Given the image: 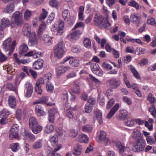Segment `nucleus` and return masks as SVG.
<instances>
[{
  "label": "nucleus",
  "instance_id": "nucleus-1",
  "mask_svg": "<svg viewBox=\"0 0 156 156\" xmlns=\"http://www.w3.org/2000/svg\"><path fill=\"white\" fill-rule=\"evenodd\" d=\"M11 38L9 37L3 42L2 45L3 49L5 52L9 51L8 55L9 56L12 54L15 49L16 43V41H13L12 43Z\"/></svg>",
  "mask_w": 156,
  "mask_h": 156
},
{
  "label": "nucleus",
  "instance_id": "nucleus-2",
  "mask_svg": "<svg viewBox=\"0 0 156 156\" xmlns=\"http://www.w3.org/2000/svg\"><path fill=\"white\" fill-rule=\"evenodd\" d=\"M64 52L63 43L62 42H60L55 46L54 48V56L55 57L58 58H61Z\"/></svg>",
  "mask_w": 156,
  "mask_h": 156
},
{
  "label": "nucleus",
  "instance_id": "nucleus-3",
  "mask_svg": "<svg viewBox=\"0 0 156 156\" xmlns=\"http://www.w3.org/2000/svg\"><path fill=\"white\" fill-rule=\"evenodd\" d=\"M145 140L141 139L136 140L133 143V147L136 151L139 152L143 151L145 147Z\"/></svg>",
  "mask_w": 156,
  "mask_h": 156
},
{
  "label": "nucleus",
  "instance_id": "nucleus-4",
  "mask_svg": "<svg viewBox=\"0 0 156 156\" xmlns=\"http://www.w3.org/2000/svg\"><path fill=\"white\" fill-rule=\"evenodd\" d=\"M64 24L63 22L61 21L58 24H54L51 29V30L54 34L57 35L62 34L64 31Z\"/></svg>",
  "mask_w": 156,
  "mask_h": 156
},
{
  "label": "nucleus",
  "instance_id": "nucleus-5",
  "mask_svg": "<svg viewBox=\"0 0 156 156\" xmlns=\"http://www.w3.org/2000/svg\"><path fill=\"white\" fill-rule=\"evenodd\" d=\"M19 130V126L17 124L13 125L11 129L9 137L10 140L13 138H17L19 137L18 132Z\"/></svg>",
  "mask_w": 156,
  "mask_h": 156
},
{
  "label": "nucleus",
  "instance_id": "nucleus-6",
  "mask_svg": "<svg viewBox=\"0 0 156 156\" xmlns=\"http://www.w3.org/2000/svg\"><path fill=\"white\" fill-rule=\"evenodd\" d=\"M14 22L17 26H20L23 24L22 14L19 11L16 12L12 15Z\"/></svg>",
  "mask_w": 156,
  "mask_h": 156
},
{
  "label": "nucleus",
  "instance_id": "nucleus-7",
  "mask_svg": "<svg viewBox=\"0 0 156 156\" xmlns=\"http://www.w3.org/2000/svg\"><path fill=\"white\" fill-rule=\"evenodd\" d=\"M131 22L133 24L138 27L140 23L141 17L138 13H132L130 17Z\"/></svg>",
  "mask_w": 156,
  "mask_h": 156
},
{
  "label": "nucleus",
  "instance_id": "nucleus-8",
  "mask_svg": "<svg viewBox=\"0 0 156 156\" xmlns=\"http://www.w3.org/2000/svg\"><path fill=\"white\" fill-rule=\"evenodd\" d=\"M97 119L100 124L103 123L102 117V113L101 111L97 109L94 110V116L93 117V120L94 122Z\"/></svg>",
  "mask_w": 156,
  "mask_h": 156
},
{
  "label": "nucleus",
  "instance_id": "nucleus-9",
  "mask_svg": "<svg viewBox=\"0 0 156 156\" xmlns=\"http://www.w3.org/2000/svg\"><path fill=\"white\" fill-rule=\"evenodd\" d=\"M39 37L45 45L50 46L52 44L53 42L52 38L49 35L44 34L43 36L41 35Z\"/></svg>",
  "mask_w": 156,
  "mask_h": 156
},
{
  "label": "nucleus",
  "instance_id": "nucleus-10",
  "mask_svg": "<svg viewBox=\"0 0 156 156\" xmlns=\"http://www.w3.org/2000/svg\"><path fill=\"white\" fill-rule=\"evenodd\" d=\"M82 33V31L80 30L76 31L69 34L67 36V38L70 41H73L79 38L80 35Z\"/></svg>",
  "mask_w": 156,
  "mask_h": 156
},
{
  "label": "nucleus",
  "instance_id": "nucleus-11",
  "mask_svg": "<svg viewBox=\"0 0 156 156\" xmlns=\"http://www.w3.org/2000/svg\"><path fill=\"white\" fill-rule=\"evenodd\" d=\"M80 83L79 79L75 80L73 83V87H71V89L74 93L78 94L80 92Z\"/></svg>",
  "mask_w": 156,
  "mask_h": 156
},
{
  "label": "nucleus",
  "instance_id": "nucleus-12",
  "mask_svg": "<svg viewBox=\"0 0 156 156\" xmlns=\"http://www.w3.org/2000/svg\"><path fill=\"white\" fill-rule=\"evenodd\" d=\"M105 19L103 18L102 16L99 14H96L94 16V22L95 25L100 26L103 24V22Z\"/></svg>",
  "mask_w": 156,
  "mask_h": 156
},
{
  "label": "nucleus",
  "instance_id": "nucleus-13",
  "mask_svg": "<svg viewBox=\"0 0 156 156\" xmlns=\"http://www.w3.org/2000/svg\"><path fill=\"white\" fill-rule=\"evenodd\" d=\"M35 111L38 116H44L46 115V112L44 111L41 105H37L35 106Z\"/></svg>",
  "mask_w": 156,
  "mask_h": 156
},
{
  "label": "nucleus",
  "instance_id": "nucleus-14",
  "mask_svg": "<svg viewBox=\"0 0 156 156\" xmlns=\"http://www.w3.org/2000/svg\"><path fill=\"white\" fill-rule=\"evenodd\" d=\"M23 34L25 36L29 37L31 35L30 26L29 24L26 23L24 24L23 29Z\"/></svg>",
  "mask_w": 156,
  "mask_h": 156
},
{
  "label": "nucleus",
  "instance_id": "nucleus-15",
  "mask_svg": "<svg viewBox=\"0 0 156 156\" xmlns=\"http://www.w3.org/2000/svg\"><path fill=\"white\" fill-rule=\"evenodd\" d=\"M10 23V21L8 18H3L1 21L0 30H3L6 27L9 26Z\"/></svg>",
  "mask_w": 156,
  "mask_h": 156
},
{
  "label": "nucleus",
  "instance_id": "nucleus-16",
  "mask_svg": "<svg viewBox=\"0 0 156 156\" xmlns=\"http://www.w3.org/2000/svg\"><path fill=\"white\" fill-rule=\"evenodd\" d=\"M25 87L27 90L26 96L27 98L31 97L33 91V87L32 84L27 82L25 84Z\"/></svg>",
  "mask_w": 156,
  "mask_h": 156
},
{
  "label": "nucleus",
  "instance_id": "nucleus-17",
  "mask_svg": "<svg viewBox=\"0 0 156 156\" xmlns=\"http://www.w3.org/2000/svg\"><path fill=\"white\" fill-rule=\"evenodd\" d=\"M44 62V61L43 59H38L34 62L33 65V68L36 70L41 69L43 67Z\"/></svg>",
  "mask_w": 156,
  "mask_h": 156
},
{
  "label": "nucleus",
  "instance_id": "nucleus-18",
  "mask_svg": "<svg viewBox=\"0 0 156 156\" xmlns=\"http://www.w3.org/2000/svg\"><path fill=\"white\" fill-rule=\"evenodd\" d=\"M90 79L94 81V82L95 83V86L97 89H98L100 88V86L101 84V81L95 77L93 76L91 74H89V77H87V80L88 82L90 81Z\"/></svg>",
  "mask_w": 156,
  "mask_h": 156
},
{
  "label": "nucleus",
  "instance_id": "nucleus-19",
  "mask_svg": "<svg viewBox=\"0 0 156 156\" xmlns=\"http://www.w3.org/2000/svg\"><path fill=\"white\" fill-rule=\"evenodd\" d=\"M68 69L67 67L64 66H61L56 69V74L57 77L59 78L61 75L64 73Z\"/></svg>",
  "mask_w": 156,
  "mask_h": 156
},
{
  "label": "nucleus",
  "instance_id": "nucleus-20",
  "mask_svg": "<svg viewBox=\"0 0 156 156\" xmlns=\"http://www.w3.org/2000/svg\"><path fill=\"white\" fill-rule=\"evenodd\" d=\"M29 43L30 46L37 44L38 43L37 39L35 32H33L31 36L29 37Z\"/></svg>",
  "mask_w": 156,
  "mask_h": 156
},
{
  "label": "nucleus",
  "instance_id": "nucleus-21",
  "mask_svg": "<svg viewBox=\"0 0 156 156\" xmlns=\"http://www.w3.org/2000/svg\"><path fill=\"white\" fill-rule=\"evenodd\" d=\"M132 137L136 140L143 138L141 135L140 131L137 128L133 129L132 133Z\"/></svg>",
  "mask_w": 156,
  "mask_h": 156
},
{
  "label": "nucleus",
  "instance_id": "nucleus-22",
  "mask_svg": "<svg viewBox=\"0 0 156 156\" xmlns=\"http://www.w3.org/2000/svg\"><path fill=\"white\" fill-rule=\"evenodd\" d=\"M82 147L79 144H76L74 147L73 153L75 156H80L82 153Z\"/></svg>",
  "mask_w": 156,
  "mask_h": 156
},
{
  "label": "nucleus",
  "instance_id": "nucleus-23",
  "mask_svg": "<svg viewBox=\"0 0 156 156\" xmlns=\"http://www.w3.org/2000/svg\"><path fill=\"white\" fill-rule=\"evenodd\" d=\"M119 108V104L117 103L111 109L109 112L106 116L108 119L111 118L118 109Z\"/></svg>",
  "mask_w": 156,
  "mask_h": 156
},
{
  "label": "nucleus",
  "instance_id": "nucleus-24",
  "mask_svg": "<svg viewBox=\"0 0 156 156\" xmlns=\"http://www.w3.org/2000/svg\"><path fill=\"white\" fill-rule=\"evenodd\" d=\"M62 16L64 21L66 22H71V17L69 14V12L68 9H65L63 11Z\"/></svg>",
  "mask_w": 156,
  "mask_h": 156
},
{
  "label": "nucleus",
  "instance_id": "nucleus-25",
  "mask_svg": "<svg viewBox=\"0 0 156 156\" xmlns=\"http://www.w3.org/2000/svg\"><path fill=\"white\" fill-rule=\"evenodd\" d=\"M8 102L9 106L13 108L15 106L16 104V100L13 96H10L8 97Z\"/></svg>",
  "mask_w": 156,
  "mask_h": 156
},
{
  "label": "nucleus",
  "instance_id": "nucleus-26",
  "mask_svg": "<svg viewBox=\"0 0 156 156\" xmlns=\"http://www.w3.org/2000/svg\"><path fill=\"white\" fill-rule=\"evenodd\" d=\"M109 84L113 88H116L120 84V82L119 80L115 78L111 79L109 80Z\"/></svg>",
  "mask_w": 156,
  "mask_h": 156
},
{
  "label": "nucleus",
  "instance_id": "nucleus-27",
  "mask_svg": "<svg viewBox=\"0 0 156 156\" xmlns=\"http://www.w3.org/2000/svg\"><path fill=\"white\" fill-rule=\"evenodd\" d=\"M106 133L104 131L101 130L98 133V135L97 138V141L98 143H100L103 141L106 137Z\"/></svg>",
  "mask_w": 156,
  "mask_h": 156
},
{
  "label": "nucleus",
  "instance_id": "nucleus-28",
  "mask_svg": "<svg viewBox=\"0 0 156 156\" xmlns=\"http://www.w3.org/2000/svg\"><path fill=\"white\" fill-rule=\"evenodd\" d=\"M43 141L42 140L39 139L35 142L32 145V147L34 149H38L43 146Z\"/></svg>",
  "mask_w": 156,
  "mask_h": 156
},
{
  "label": "nucleus",
  "instance_id": "nucleus-29",
  "mask_svg": "<svg viewBox=\"0 0 156 156\" xmlns=\"http://www.w3.org/2000/svg\"><path fill=\"white\" fill-rule=\"evenodd\" d=\"M14 5L13 3L9 4L4 9V12L7 13H11L14 11Z\"/></svg>",
  "mask_w": 156,
  "mask_h": 156
},
{
  "label": "nucleus",
  "instance_id": "nucleus-30",
  "mask_svg": "<svg viewBox=\"0 0 156 156\" xmlns=\"http://www.w3.org/2000/svg\"><path fill=\"white\" fill-rule=\"evenodd\" d=\"M28 49V48L27 45L24 43L22 44L20 47L19 53L22 55L27 52Z\"/></svg>",
  "mask_w": 156,
  "mask_h": 156
},
{
  "label": "nucleus",
  "instance_id": "nucleus-31",
  "mask_svg": "<svg viewBox=\"0 0 156 156\" xmlns=\"http://www.w3.org/2000/svg\"><path fill=\"white\" fill-rule=\"evenodd\" d=\"M49 141L51 145L53 147L56 146L58 144V139L56 135L50 136L49 137Z\"/></svg>",
  "mask_w": 156,
  "mask_h": 156
},
{
  "label": "nucleus",
  "instance_id": "nucleus-32",
  "mask_svg": "<svg viewBox=\"0 0 156 156\" xmlns=\"http://www.w3.org/2000/svg\"><path fill=\"white\" fill-rule=\"evenodd\" d=\"M84 7L83 6H80L78 9V18L80 21H83L84 19L83 14Z\"/></svg>",
  "mask_w": 156,
  "mask_h": 156
},
{
  "label": "nucleus",
  "instance_id": "nucleus-33",
  "mask_svg": "<svg viewBox=\"0 0 156 156\" xmlns=\"http://www.w3.org/2000/svg\"><path fill=\"white\" fill-rule=\"evenodd\" d=\"M79 141L81 143H87L88 142L89 138L84 134H82L79 137Z\"/></svg>",
  "mask_w": 156,
  "mask_h": 156
},
{
  "label": "nucleus",
  "instance_id": "nucleus-34",
  "mask_svg": "<svg viewBox=\"0 0 156 156\" xmlns=\"http://www.w3.org/2000/svg\"><path fill=\"white\" fill-rule=\"evenodd\" d=\"M34 134H36L40 132L42 129V127L38 124L30 129Z\"/></svg>",
  "mask_w": 156,
  "mask_h": 156
},
{
  "label": "nucleus",
  "instance_id": "nucleus-35",
  "mask_svg": "<svg viewBox=\"0 0 156 156\" xmlns=\"http://www.w3.org/2000/svg\"><path fill=\"white\" fill-rule=\"evenodd\" d=\"M38 124L37 120L35 118L33 117H31L29 120V126L30 129L35 125H37Z\"/></svg>",
  "mask_w": 156,
  "mask_h": 156
},
{
  "label": "nucleus",
  "instance_id": "nucleus-36",
  "mask_svg": "<svg viewBox=\"0 0 156 156\" xmlns=\"http://www.w3.org/2000/svg\"><path fill=\"white\" fill-rule=\"evenodd\" d=\"M23 135L27 138L28 137L31 140L34 141L35 139V136L32 134L24 130V132L22 133Z\"/></svg>",
  "mask_w": 156,
  "mask_h": 156
},
{
  "label": "nucleus",
  "instance_id": "nucleus-37",
  "mask_svg": "<svg viewBox=\"0 0 156 156\" xmlns=\"http://www.w3.org/2000/svg\"><path fill=\"white\" fill-rule=\"evenodd\" d=\"M145 122V126L148 128V129L152 130L153 129L152 123L153 122V120L152 119L149 118L148 121H146Z\"/></svg>",
  "mask_w": 156,
  "mask_h": 156
},
{
  "label": "nucleus",
  "instance_id": "nucleus-38",
  "mask_svg": "<svg viewBox=\"0 0 156 156\" xmlns=\"http://www.w3.org/2000/svg\"><path fill=\"white\" fill-rule=\"evenodd\" d=\"M9 148L13 152H16L20 149V144L18 143H13L11 144Z\"/></svg>",
  "mask_w": 156,
  "mask_h": 156
},
{
  "label": "nucleus",
  "instance_id": "nucleus-39",
  "mask_svg": "<svg viewBox=\"0 0 156 156\" xmlns=\"http://www.w3.org/2000/svg\"><path fill=\"white\" fill-rule=\"evenodd\" d=\"M66 116L70 119H74L75 120H76L79 118V116L78 115L76 117L75 116V114L73 113V112L70 110H67L66 113Z\"/></svg>",
  "mask_w": 156,
  "mask_h": 156
},
{
  "label": "nucleus",
  "instance_id": "nucleus-40",
  "mask_svg": "<svg viewBox=\"0 0 156 156\" xmlns=\"http://www.w3.org/2000/svg\"><path fill=\"white\" fill-rule=\"evenodd\" d=\"M83 43L85 47L88 48H90L91 46L90 39L88 38H85L83 41Z\"/></svg>",
  "mask_w": 156,
  "mask_h": 156
},
{
  "label": "nucleus",
  "instance_id": "nucleus-41",
  "mask_svg": "<svg viewBox=\"0 0 156 156\" xmlns=\"http://www.w3.org/2000/svg\"><path fill=\"white\" fill-rule=\"evenodd\" d=\"M115 146L120 152H123L124 151L125 147L124 144L119 142H116Z\"/></svg>",
  "mask_w": 156,
  "mask_h": 156
},
{
  "label": "nucleus",
  "instance_id": "nucleus-42",
  "mask_svg": "<svg viewBox=\"0 0 156 156\" xmlns=\"http://www.w3.org/2000/svg\"><path fill=\"white\" fill-rule=\"evenodd\" d=\"M46 26L45 24L42 23L40 25L38 31V35L39 36L41 35L42 34L46 29Z\"/></svg>",
  "mask_w": 156,
  "mask_h": 156
},
{
  "label": "nucleus",
  "instance_id": "nucleus-43",
  "mask_svg": "<svg viewBox=\"0 0 156 156\" xmlns=\"http://www.w3.org/2000/svg\"><path fill=\"white\" fill-rule=\"evenodd\" d=\"M130 69L134 77L138 79L140 77V76L138 72L136 69L132 65H130Z\"/></svg>",
  "mask_w": 156,
  "mask_h": 156
},
{
  "label": "nucleus",
  "instance_id": "nucleus-44",
  "mask_svg": "<svg viewBox=\"0 0 156 156\" xmlns=\"http://www.w3.org/2000/svg\"><path fill=\"white\" fill-rule=\"evenodd\" d=\"M79 60L77 58H73L69 61L70 64L73 66L76 67L79 65Z\"/></svg>",
  "mask_w": 156,
  "mask_h": 156
},
{
  "label": "nucleus",
  "instance_id": "nucleus-45",
  "mask_svg": "<svg viewBox=\"0 0 156 156\" xmlns=\"http://www.w3.org/2000/svg\"><path fill=\"white\" fill-rule=\"evenodd\" d=\"M49 113V121L50 122L53 123L54 122V111L52 110H50Z\"/></svg>",
  "mask_w": 156,
  "mask_h": 156
},
{
  "label": "nucleus",
  "instance_id": "nucleus-46",
  "mask_svg": "<svg viewBox=\"0 0 156 156\" xmlns=\"http://www.w3.org/2000/svg\"><path fill=\"white\" fill-rule=\"evenodd\" d=\"M41 104H45L46 105L48 106H51L52 105V103L49 102H48V98L47 97L43 96L39 98Z\"/></svg>",
  "mask_w": 156,
  "mask_h": 156
},
{
  "label": "nucleus",
  "instance_id": "nucleus-47",
  "mask_svg": "<svg viewBox=\"0 0 156 156\" xmlns=\"http://www.w3.org/2000/svg\"><path fill=\"white\" fill-rule=\"evenodd\" d=\"M93 129V127L91 125H86L83 126L82 129V130L84 132L91 133Z\"/></svg>",
  "mask_w": 156,
  "mask_h": 156
},
{
  "label": "nucleus",
  "instance_id": "nucleus-48",
  "mask_svg": "<svg viewBox=\"0 0 156 156\" xmlns=\"http://www.w3.org/2000/svg\"><path fill=\"white\" fill-rule=\"evenodd\" d=\"M93 105H91L90 103H87L85 106V112L86 113H88L91 112Z\"/></svg>",
  "mask_w": 156,
  "mask_h": 156
},
{
  "label": "nucleus",
  "instance_id": "nucleus-49",
  "mask_svg": "<svg viewBox=\"0 0 156 156\" xmlns=\"http://www.w3.org/2000/svg\"><path fill=\"white\" fill-rule=\"evenodd\" d=\"M42 13L40 14L39 19L41 20H44L46 18L48 14L47 11L44 9H42Z\"/></svg>",
  "mask_w": 156,
  "mask_h": 156
},
{
  "label": "nucleus",
  "instance_id": "nucleus-50",
  "mask_svg": "<svg viewBox=\"0 0 156 156\" xmlns=\"http://www.w3.org/2000/svg\"><path fill=\"white\" fill-rule=\"evenodd\" d=\"M126 125L128 126H132L134 123V121L131 118H128L125 121Z\"/></svg>",
  "mask_w": 156,
  "mask_h": 156
},
{
  "label": "nucleus",
  "instance_id": "nucleus-51",
  "mask_svg": "<svg viewBox=\"0 0 156 156\" xmlns=\"http://www.w3.org/2000/svg\"><path fill=\"white\" fill-rule=\"evenodd\" d=\"M85 27V24L83 22H79L76 23L73 28L72 30H75L79 28H83Z\"/></svg>",
  "mask_w": 156,
  "mask_h": 156
},
{
  "label": "nucleus",
  "instance_id": "nucleus-52",
  "mask_svg": "<svg viewBox=\"0 0 156 156\" xmlns=\"http://www.w3.org/2000/svg\"><path fill=\"white\" fill-rule=\"evenodd\" d=\"M11 114V112L8 110L5 109H4L0 112V117L2 118L4 116L8 115Z\"/></svg>",
  "mask_w": 156,
  "mask_h": 156
},
{
  "label": "nucleus",
  "instance_id": "nucleus-53",
  "mask_svg": "<svg viewBox=\"0 0 156 156\" xmlns=\"http://www.w3.org/2000/svg\"><path fill=\"white\" fill-rule=\"evenodd\" d=\"M46 89L48 92H51L53 90V85L51 82H48L47 83Z\"/></svg>",
  "mask_w": 156,
  "mask_h": 156
},
{
  "label": "nucleus",
  "instance_id": "nucleus-54",
  "mask_svg": "<svg viewBox=\"0 0 156 156\" xmlns=\"http://www.w3.org/2000/svg\"><path fill=\"white\" fill-rule=\"evenodd\" d=\"M128 5L134 7L137 9H139L138 4L134 0H131L129 2Z\"/></svg>",
  "mask_w": 156,
  "mask_h": 156
},
{
  "label": "nucleus",
  "instance_id": "nucleus-55",
  "mask_svg": "<svg viewBox=\"0 0 156 156\" xmlns=\"http://www.w3.org/2000/svg\"><path fill=\"white\" fill-rule=\"evenodd\" d=\"M127 41L131 42L133 43H136L138 44L142 45L143 43L140 39H133L132 38H130L127 39Z\"/></svg>",
  "mask_w": 156,
  "mask_h": 156
},
{
  "label": "nucleus",
  "instance_id": "nucleus-56",
  "mask_svg": "<svg viewBox=\"0 0 156 156\" xmlns=\"http://www.w3.org/2000/svg\"><path fill=\"white\" fill-rule=\"evenodd\" d=\"M55 13L51 12L49 16L48 19L47 20V23L48 24L51 23L55 19Z\"/></svg>",
  "mask_w": 156,
  "mask_h": 156
},
{
  "label": "nucleus",
  "instance_id": "nucleus-57",
  "mask_svg": "<svg viewBox=\"0 0 156 156\" xmlns=\"http://www.w3.org/2000/svg\"><path fill=\"white\" fill-rule=\"evenodd\" d=\"M149 111L151 113L153 116L155 118L156 115V109L155 108V106L154 105H151V106L149 109Z\"/></svg>",
  "mask_w": 156,
  "mask_h": 156
},
{
  "label": "nucleus",
  "instance_id": "nucleus-58",
  "mask_svg": "<svg viewBox=\"0 0 156 156\" xmlns=\"http://www.w3.org/2000/svg\"><path fill=\"white\" fill-rule=\"evenodd\" d=\"M103 24L101 26H103L105 29L109 28L111 25L108 22L107 18H105L104 22H103Z\"/></svg>",
  "mask_w": 156,
  "mask_h": 156
},
{
  "label": "nucleus",
  "instance_id": "nucleus-59",
  "mask_svg": "<svg viewBox=\"0 0 156 156\" xmlns=\"http://www.w3.org/2000/svg\"><path fill=\"white\" fill-rule=\"evenodd\" d=\"M32 12L29 10H26L24 14V19L25 20H28L31 16Z\"/></svg>",
  "mask_w": 156,
  "mask_h": 156
},
{
  "label": "nucleus",
  "instance_id": "nucleus-60",
  "mask_svg": "<svg viewBox=\"0 0 156 156\" xmlns=\"http://www.w3.org/2000/svg\"><path fill=\"white\" fill-rule=\"evenodd\" d=\"M54 130V127L52 125H48L45 128V131L49 133L51 132Z\"/></svg>",
  "mask_w": 156,
  "mask_h": 156
},
{
  "label": "nucleus",
  "instance_id": "nucleus-61",
  "mask_svg": "<svg viewBox=\"0 0 156 156\" xmlns=\"http://www.w3.org/2000/svg\"><path fill=\"white\" fill-rule=\"evenodd\" d=\"M90 68L92 72L94 73L96 70H97L100 68V67L97 63H92L91 64Z\"/></svg>",
  "mask_w": 156,
  "mask_h": 156
},
{
  "label": "nucleus",
  "instance_id": "nucleus-62",
  "mask_svg": "<svg viewBox=\"0 0 156 156\" xmlns=\"http://www.w3.org/2000/svg\"><path fill=\"white\" fill-rule=\"evenodd\" d=\"M61 147L62 146L60 144L58 145L57 148L54 149L52 156H60L59 154L56 153V152L58 151L60 149Z\"/></svg>",
  "mask_w": 156,
  "mask_h": 156
},
{
  "label": "nucleus",
  "instance_id": "nucleus-63",
  "mask_svg": "<svg viewBox=\"0 0 156 156\" xmlns=\"http://www.w3.org/2000/svg\"><path fill=\"white\" fill-rule=\"evenodd\" d=\"M22 111L20 109H17L16 111V117L18 120L21 119L22 116Z\"/></svg>",
  "mask_w": 156,
  "mask_h": 156
},
{
  "label": "nucleus",
  "instance_id": "nucleus-64",
  "mask_svg": "<svg viewBox=\"0 0 156 156\" xmlns=\"http://www.w3.org/2000/svg\"><path fill=\"white\" fill-rule=\"evenodd\" d=\"M147 23L148 24L155 26V25L156 22L154 19L151 16H149L148 17Z\"/></svg>",
  "mask_w": 156,
  "mask_h": 156
}]
</instances>
